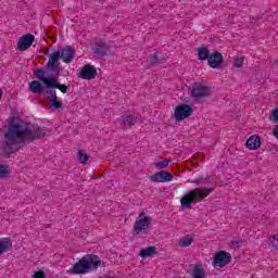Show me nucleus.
<instances>
[{
    "instance_id": "obj_1",
    "label": "nucleus",
    "mask_w": 278,
    "mask_h": 278,
    "mask_svg": "<svg viewBox=\"0 0 278 278\" xmlns=\"http://www.w3.org/2000/svg\"><path fill=\"white\" fill-rule=\"evenodd\" d=\"M45 136H47V130L40 129L39 126L24 127L11 121L8 129L4 131V140L1 144L2 155L8 159L12 153L21 151V146L18 144H23L27 140L33 142V140L38 138H45Z\"/></svg>"
},
{
    "instance_id": "obj_2",
    "label": "nucleus",
    "mask_w": 278,
    "mask_h": 278,
    "mask_svg": "<svg viewBox=\"0 0 278 278\" xmlns=\"http://www.w3.org/2000/svg\"><path fill=\"white\" fill-rule=\"evenodd\" d=\"M99 266H105V263L99 260L94 254H87L83 256L70 270L72 275H86L90 270H97Z\"/></svg>"
},
{
    "instance_id": "obj_3",
    "label": "nucleus",
    "mask_w": 278,
    "mask_h": 278,
    "mask_svg": "<svg viewBox=\"0 0 278 278\" xmlns=\"http://www.w3.org/2000/svg\"><path fill=\"white\" fill-rule=\"evenodd\" d=\"M55 90H60L63 94H66V92H68V86L60 84L58 77L52 76V78L48 80L45 97L48 101H50V104L52 108H54V110H60L63 104L61 101H58V92Z\"/></svg>"
},
{
    "instance_id": "obj_4",
    "label": "nucleus",
    "mask_w": 278,
    "mask_h": 278,
    "mask_svg": "<svg viewBox=\"0 0 278 278\" xmlns=\"http://www.w3.org/2000/svg\"><path fill=\"white\" fill-rule=\"evenodd\" d=\"M212 192H214V188L192 189L180 199V205L181 207H190L192 203H201V201L206 199V197H210Z\"/></svg>"
},
{
    "instance_id": "obj_5",
    "label": "nucleus",
    "mask_w": 278,
    "mask_h": 278,
    "mask_svg": "<svg viewBox=\"0 0 278 278\" xmlns=\"http://www.w3.org/2000/svg\"><path fill=\"white\" fill-rule=\"evenodd\" d=\"M212 89L205 85H202L200 83H194L192 85L191 89V98L194 99V101H201V99H207V97H211Z\"/></svg>"
},
{
    "instance_id": "obj_6",
    "label": "nucleus",
    "mask_w": 278,
    "mask_h": 278,
    "mask_svg": "<svg viewBox=\"0 0 278 278\" xmlns=\"http://www.w3.org/2000/svg\"><path fill=\"white\" fill-rule=\"evenodd\" d=\"M47 71L52 73L51 77H56V79L60 77V71H62V67L60 66V52H53L50 55L47 63Z\"/></svg>"
},
{
    "instance_id": "obj_7",
    "label": "nucleus",
    "mask_w": 278,
    "mask_h": 278,
    "mask_svg": "<svg viewBox=\"0 0 278 278\" xmlns=\"http://www.w3.org/2000/svg\"><path fill=\"white\" fill-rule=\"evenodd\" d=\"M227 264H231V254L226 251H219L213 256V266L223 268L227 266Z\"/></svg>"
},
{
    "instance_id": "obj_8",
    "label": "nucleus",
    "mask_w": 278,
    "mask_h": 278,
    "mask_svg": "<svg viewBox=\"0 0 278 278\" xmlns=\"http://www.w3.org/2000/svg\"><path fill=\"white\" fill-rule=\"evenodd\" d=\"M192 112H193L192 106H190L189 104L182 103L176 106L174 116L176 121H186L188 116H192Z\"/></svg>"
},
{
    "instance_id": "obj_9",
    "label": "nucleus",
    "mask_w": 278,
    "mask_h": 278,
    "mask_svg": "<svg viewBox=\"0 0 278 278\" xmlns=\"http://www.w3.org/2000/svg\"><path fill=\"white\" fill-rule=\"evenodd\" d=\"M150 225L151 219L144 214V212H141L139 214V219L135 222L134 230L137 231V233H140V231H147Z\"/></svg>"
},
{
    "instance_id": "obj_10",
    "label": "nucleus",
    "mask_w": 278,
    "mask_h": 278,
    "mask_svg": "<svg viewBox=\"0 0 278 278\" xmlns=\"http://www.w3.org/2000/svg\"><path fill=\"white\" fill-rule=\"evenodd\" d=\"M36 40V37L31 34H26L20 37L17 41V49L18 51H27L31 45H34V41Z\"/></svg>"
},
{
    "instance_id": "obj_11",
    "label": "nucleus",
    "mask_w": 278,
    "mask_h": 278,
    "mask_svg": "<svg viewBox=\"0 0 278 278\" xmlns=\"http://www.w3.org/2000/svg\"><path fill=\"white\" fill-rule=\"evenodd\" d=\"M150 179L155 184H166L167 181H173V174L167 170H160L152 175Z\"/></svg>"
},
{
    "instance_id": "obj_12",
    "label": "nucleus",
    "mask_w": 278,
    "mask_h": 278,
    "mask_svg": "<svg viewBox=\"0 0 278 278\" xmlns=\"http://www.w3.org/2000/svg\"><path fill=\"white\" fill-rule=\"evenodd\" d=\"M93 53L97 60H101V58H105V55L110 54V46L103 41H99L93 48Z\"/></svg>"
},
{
    "instance_id": "obj_13",
    "label": "nucleus",
    "mask_w": 278,
    "mask_h": 278,
    "mask_svg": "<svg viewBox=\"0 0 278 278\" xmlns=\"http://www.w3.org/2000/svg\"><path fill=\"white\" fill-rule=\"evenodd\" d=\"M59 52H60V59L63 60V62H65V64H71V62H73V60H75V49H73V47H71V46L61 48V50H59Z\"/></svg>"
},
{
    "instance_id": "obj_14",
    "label": "nucleus",
    "mask_w": 278,
    "mask_h": 278,
    "mask_svg": "<svg viewBox=\"0 0 278 278\" xmlns=\"http://www.w3.org/2000/svg\"><path fill=\"white\" fill-rule=\"evenodd\" d=\"M208 66L211 68H218L219 66H223V62H225V58L223 56V53L218 51H214L211 53V56H208Z\"/></svg>"
},
{
    "instance_id": "obj_15",
    "label": "nucleus",
    "mask_w": 278,
    "mask_h": 278,
    "mask_svg": "<svg viewBox=\"0 0 278 278\" xmlns=\"http://www.w3.org/2000/svg\"><path fill=\"white\" fill-rule=\"evenodd\" d=\"M78 77H80V79H87V80L94 79V77H97V68L93 65L86 64L81 68Z\"/></svg>"
},
{
    "instance_id": "obj_16",
    "label": "nucleus",
    "mask_w": 278,
    "mask_h": 278,
    "mask_svg": "<svg viewBox=\"0 0 278 278\" xmlns=\"http://www.w3.org/2000/svg\"><path fill=\"white\" fill-rule=\"evenodd\" d=\"M245 147L251 151H255L262 147V139L260 136L253 135L245 141Z\"/></svg>"
},
{
    "instance_id": "obj_17",
    "label": "nucleus",
    "mask_w": 278,
    "mask_h": 278,
    "mask_svg": "<svg viewBox=\"0 0 278 278\" xmlns=\"http://www.w3.org/2000/svg\"><path fill=\"white\" fill-rule=\"evenodd\" d=\"M119 125H123V129H129L137 123V118L134 115H126L118 118Z\"/></svg>"
},
{
    "instance_id": "obj_18",
    "label": "nucleus",
    "mask_w": 278,
    "mask_h": 278,
    "mask_svg": "<svg viewBox=\"0 0 278 278\" xmlns=\"http://www.w3.org/2000/svg\"><path fill=\"white\" fill-rule=\"evenodd\" d=\"M34 75L39 81L43 84V86L47 88L49 86L50 79H53V76H45V70L43 68H36L34 70Z\"/></svg>"
},
{
    "instance_id": "obj_19",
    "label": "nucleus",
    "mask_w": 278,
    "mask_h": 278,
    "mask_svg": "<svg viewBox=\"0 0 278 278\" xmlns=\"http://www.w3.org/2000/svg\"><path fill=\"white\" fill-rule=\"evenodd\" d=\"M29 90L34 94H46L47 90H45V86L39 80H33L29 83Z\"/></svg>"
},
{
    "instance_id": "obj_20",
    "label": "nucleus",
    "mask_w": 278,
    "mask_h": 278,
    "mask_svg": "<svg viewBox=\"0 0 278 278\" xmlns=\"http://www.w3.org/2000/svg\"><path fill=\"white\" fill-rule=\"evenodd\" d=\"M140 257L147 258V257H153L154 255H157V248L151 245L146 249H141L139 252Z\"/></svg>"
},
{
    "instance_id": "obj_21",
    "label": "nucleus",
    "mask_w": 278,
    "mask_h": 278,
    "mask_svg": "<svg viewBox=\"0 0 278 278\" xmlns=\"http://www.w3.org/2000/svg\"><path fill=\"white\" fill-rule=\"evenodd\" d=\"M191 277H193V278H205V270L203 269V264L197 263L193 266Z\"/></svg>"
},
{
    "instance_id": "obj_22",
    "label": "nucleus",
    "mask_w": 278,
    "mask_h": 278,
    "mask_svg": "<svg viewBox=\"0 0 278 278\" xmlns=\"http://www.w3.org/2000/svg\"><path fill=\"white\" fill-rule=\"evenodd\" d=\"M10 249H12V239H0V255H3V253L10 251Z\"/></svg>"
},
{
    "instance_id": "obj_23",
    "label": "nucleus",
    "mask_w": 278,
    "mask_h": 278,
    "mask_svg": "<svg viewBox=\"0 0 278 278\" xmlns=\"http://www.w3.org/2000/svg\"><path fill=\"white\" fill-rule=\"evenodd\" d=\"M212 53H210V49L207 47H200L198 48V59L201 60L202 62L205 60H210V56Z\"/></svg>"
},
{
    "instance_id": "obj_24",
    "label": "nucleus",
    "mask_w": 278,
    "mask_h": 278,
    "mask_svg": "<svg viewBox=\"0 0 278 278\" xmlns=\"http://www.w3.org/2000/svg\"><path fill=\"white\" fill-rule=\"evenodd\" d=\"M192 242H194V239L192 237H190V235H187L179 240L178 244L181 248H186V247H190V244H192Z\"/></svg>"
},
{
    "instance_id": "obj_25",
    "label": "nucleus",
    "mask_w": 278,
    "mask_h": 278,
    "mask_svg": "<svg viewBox=\"0 0 278 278\" xmlns=\"http://www.w3.org/2000/svg\"><path fill=\"white\" fill-rule=\"evenodd\" d=\"M77 157H78L80 164H87L88 160H90V155L88 153H86V150H79Z\"/></svg>"
},
{
    "instance_id": "obj_26",
    "label": "nucleus",
    "mask_w": 278,
    "mask_h": 278,
    "mask_svg": "<svg viewBox=\"0 0 278 278\" xmlns=\"http://www.w3.org/2000/svg\"><path fill=\"white\" fill-rule=\"evenodd\" d=\"M164 62H166V60H165V59H160V55H159L157 52H155L154 54H152V55L150 56V63H151L152 65H155V64H164Z\"/></svg>"
},
{
    "instance_id": "obj_27",
    "label": "nucleus",
    "mask_w": 278,
    "mask_h": 278,
    "mask_svg": "<svg viewBox=\"0 0 278 278\" xmlns=\"http://www.w3.org/2000/svg\"><path fill=\"white\" fill-rule=\"evenodd\" d=\"M8 165H0V179H5L10 175V169Z\"/></svg>"
},
{
    "instance_id": "obj_28",
    "label": "nucleus",
    "mask_w": 278,
    "mask_h": 278,
    "mask_svg": "<svg viewBox=\"0 0 278 278\" xmlns=\"http://www.w3.org/2000/svg\"><path fill=\"white\" fill-rule=\"evenodd\" d=\"M170 164V159H164L161 162L154 163V166L156 168H166Z\"/></svg>"
},
{
    "instance_id": "obj_29",
    "label": "nucleus",
    "mask_w": 278,
    "mask_h": 278,
    "mask_svg": "<svg viewBox=\"0 0 278 278\" xmlns=\"http://www.w3.org/2000/svg\"><path fill=\"white\" fill-rule=\"evenodd\" d=\"M243 65H244V58L242 56L235 58L233 66H236V68H242Z\"/></svg>"
},
{
    "instance_id": "obj_30",
    "label": "nucleus",
    "mask_w": 278,
    "mask_h": 278,
    "mask_svg": "<svg viewBox=\"0 0 278 278\" xmlns=\"http://www.w3.org/2000/svg\"><path fill=\"white\" fill-rule=\"evenodd\" d=\"M270 244L273 249H275L276 251L278 250V235L271 237Z\"/></svg>"
},
{
    "instance_id": "obj_31",
    "label": "nucleus",
    "mask_w": 278,
    "mask_h": 278,
    "mask_svg": "<svg viewBox=\"0 0 278 278\" xmlns=\"http://www.w3.org/2000/svg\"><path fill=\"white\" fill-rule=\"evenodd\" d=\"M33 278H47V274L42 270L35 271Z\"/></svg>"
},
{
    "instance_id": "obj_32",
    "label": "nucleus",
    "mask_w": 278,
    "mask_h": 278,
    "mask_svg": "<svg viewBox=\"0 0 278 278\" xmlns=\"http://www.w3.org/2000/svg\"><path fill=\"white\" fill-rule=\"evenodd\" d=\"M240 244H242V240H232L231 245L239 249Z\"/></svg>"
},
{
    "instance_id": "obj_33",
    "label": "nucleus",
    "mask_w": 278,
    "mask_h": 278,
    "mask_svg": "<svg viewBox=\"0 0 278 278\" xmlns=\"http://www.w3.org/2000/svg\"><path fill=\"white\" fill-rule=\"evenodd\" d=\"M192 182L195 184V186H201V184H205V180H203V179H195Z\"/></svg>"
},
{
    "instance_id": "obj_34",
    "label": "nucleus",
    "mask_w": 278,
    "mask_h": 278,
    "mask_svg": "<svg viewBox=\"0 0 278 278\" xmlns=\"http://www.w3.org/2000/svg\"><path fill=\"white\" fill-rule=\"evenodd\" d=\"M3 97V90L0 89V99Z\"/></svg>"
}]
</instances>
